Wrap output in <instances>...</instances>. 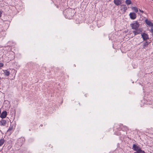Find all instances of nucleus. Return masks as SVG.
I'll list each match as a JSON object with an SVG mask.
<instances>
[{
  "instance_id": "obj_1",
  "label": "nucleus",
  "mask_w": 153,
  "mask_h": 153,
  "mask_svg": "<svg viewBox=\"0 0 153 153\" xmlns=\"http://www.w3.org/2000/svg\"><path fill=\"white\" fill-rule=\"evenodd\" d=\"M130 25L132 29L135 30L137 29L140 26L139 23L137 21H135V23L131 24Z\"/></svg>"
},
{
  "instance_id": "obj_2",
  "label": "nucleus",
  "mask_w": 153,
  "mask_h": 153,
  "mask_svg": "<svg viewBox=\"0 0 153 153\" xmlns=\"http://www.w3.org/2000/svg\"><path fill=\"white\" fill-rule=\"evenodd\" d=\"M141 36L143 41L147 40L149 39V35L147 33L144 32L141 33Z\"/></svg>"
},
{
  "instance_id": "obj_3",
  "label": "nucleus",
  "mask_w": 153,
  "mask_h": 153,
  "mask_svg": "<svg viewBox=\"0 0 153 153\" xmlns=\"http://www.w3.org/2000/svg\"><path fill=\"white\" fill-rule=\"evenodd\" d=\"M135 30L133 31V32L134 34V36H136L137 34H141L142 32L143 29L142 28H138L135 29Z\"/></svg>"
},
{
  "instance_id": "obj_4",
  "label": "nucleus",
  "mask_w": 153,
  "mask_h": 153,
  "mask_svg": "<svg viewBox=\"0 0 153 153\" xmlns=\"http://www.w3.org/2000/svg\"><path fill=\"white\" fill-rule=\"evenodd\" d=\"M132 149L134 151H136V152H140L142 150L141 149L139 146H138L136 144H134L133 145Z\"/></svg>"
},
{
  "instance_id": "obj_5",
  "label": "nucleus",
  "mask_w": 153,
  "mask_h": 153,
  "mask_svg": "<svg viewBox=\"0 0 153 153\" xmlns=\"http://www.w3.org/2000/svg\"><path fill=\"white\" fill-rule=\"evenodd\" d=\"M144 42L143 43L142 49H145L146 48H147L149 44L151 43V42L147 41H143Z\"/></svg>"
},
{
  "instance_id": "obj_6",
  "label": "nucleus",
  "mask_w": 153,
  "mask_h": 153,
  "mask_svg": "<svg viewBox=\"0 0 153 153\" xmlns=\"http://www.w3.org/2000/svg\"><path fill=\"white\" fill-rule=\"evenodd\" d=\"M130 18L132 20L135 19L137 16L136 14L134 12H131L129 14Z\"/></svg>"
},
{
  "instance_id": "obj_7",
  "label": "nucleus",
  "mask_w": 153,
  "mask_h": 153,
  "mask_svg": "<svg viewBox=\"0 0 153 153\" xmlns=\"http://www.w3.org/2000/svg\"><path fill=\"white\" fill-rule=\"evenodd\" d=\"M7 115V112L6 111H4L1 114L0 116L2 119L5 118L6 117Z\"/></svg>"
},
{
  "instance_id": "obj_8",
  "label": "nucleus",
  "mask_w": 153,
  "mask_h": 153,
  "mask_svg": "<svg viewBox=\"0 0 153 153\" xmlns=\"http://www.w3.org/2000/svg\"><path fill=\"white\" fill-rule=\"evenodd\" d=\"M121 6L122 7V8L121 9V10H122L123 9V13H124L127 10V7H126V5L125 4L121 5Z\"/></svg>"
},
{
  "instance_id": "obj_9",
  "label": "nucleus",
  "mask_w": 153,
  "mask_h": 153,
  "mask_svg": "<svg viewBox=\"0 0 153 153\" xmlns=\"http://www.w3.org/2000/svg\"><path fill=\"white\" fill-rule=\"evenodd\" d=\"M27 151L26 148H22L19 150V153H25Z\"/></svg>"
},
{
  "instance_id": "obj_10",
  "label": "nucleus",
  "mask_w": 153,
  "mask_h": 153,
  "mask_svg": "<svg viewBox=\"0 0 153 153\" xmlns=\"http://www.w3.org/2000/svg\"><path fill=\"white\" fill-rule=\"evenodd\" d=\"M6 123V121L5 120L2 119L0 121V125L1 126H5Z\"/></svg>"
},
{
  "instance_id": "obj_11",
  "label": "nucleus",
  "mask_w": 153,
  "mask_h": 153,
  "mask_svg": "<svg viewBox=\"0 0 153 153\" xmlns=\"http://www.w3.org/2000/svg\"><path fill=\"white\" fill-rule=\"evenodd\" d=\"M145 22L146 24L148 25L149 26L152 23V22L150 20H149L148 19H146Z\"/></svg>"
},
{
  "instance_id": "obj_12",
  "label": "nucleus",
  "mask_w": 153,
  "mask_h": 153,
  "mask_svg": "<svg viewBox=\"0 0 153 153\" xmlns=\"http://www.w3.org/2000/svg\"><path fill=\"white\" fill-rule=\"evenodd\" d=\"M4 75L6 76H8L10 74V72L9 71H8L7 70H5L4 71Z\"/></svg>"
},
{
  "instance_id": "obj_13",
  "label": "nucleus",
  "mask_w": 153,
  "mask_h": 153,
  "mask_svg": "<svg viewBox=\"0 0 153 153\" xmlns=\"http://www.w3.org/2000/svg\"><path fill=\"white\" fill-rule=\"evenodd\" d=\"M131 8L136 13H137L138 11V8L136 7H131Z\"/></svg>"
},
{
  "instance_id": "obj_14",
  "label": "nucleus",
  "mask_w": 153,
  "mask_h": 153,
  "mask_svg": "<svg viewBox=\"0 0 153 153\" xmlns=\"http://www.w3.org/2000/svg\"><path fill=\"white\" fill-rule=\"evenodd\" d=\"M125 3L128 5L132 4V2L131 0H126L125 1Z\"/></svg>"
},
{
  "instance_id": "obj_15",
  "label": "nucleus",
  "mask_w": 153,
  "mask_h": 153,
  "mask_svg": "<svg viewBox=\"0 0 153 153\" xmlns=\"http://www.w3.org/2000/svg\"><path fill=\"white\" fill-rule=\"evenodd\" d=\"M5 142V140L4 139L0 140V146H2Z\"/></svg>"
},
{
  "instance_id": "obj_16",
  "label": "nucleus",
  "mask_w": 153,
  "mask_h": 153,
  "mask_svg": "<svg viewBox=\"0 0 153 153\" xmlns=\"http://www.w3.org/2000/svg\"><path fill=\"white\" fill-rule=\"evenodd\" d=\"M114 4L117 6H119V0H114Z\"/></svg>"
},
{
  "instance_id": "obj_17",
  "label": "nucleus",
  "mask_w": 153,
  "mask_h": 153,
  "mask_svg": "<svg viewBox=\"0 0 153 153\" xmlns=\"http://www.w3.org/2000/svg\"><path fill=\"white\" fill-rule=\"evenodd\" d=\"M67 11L66 10V9H65L63 11V14L65 16L66 18H67V14H66Z\"/></svg>"
},
{
  "instance_id": "obj_18",
  "label": "nucleus",
  "mask_w": 153,
  "mask_h": 153,
  "mask_svg": "<svg viewBox=\"0 0 153 153\" xmlns=\"http://www.w3.org/2000/svg\"><path fill=\"white\" fill-rule=\"evenodd\" d=\"M13 128V127L12 126L11 127H10L8 129L7 132H9Z\"/></svg>"
},
{
  "instance_id": "obj_19",
  "label": "nucleus",
  "mask_w": 153,
  "mask_h": 153,
  "mask_svg": "<svg viewBox=\"0 0 153 153\" xmlns=\"http://www.w3.org/2000/svg\"><path fill=\"white\" fill-rule=\"evenodd\" d=\"M4 65L3 63L1 62L0 63V68L1 67H2Z\"/></svg>"
},
{
  "instance_id": "obj_20",
  "label": "nucleus",
  "mask_w": 153,
  "mask_h": 153,
  "mask_svg": "<svg viewBox=\"0 0 153 153\" xmlns=\"http://www.w3.org/2000/svg\"><path fill=\"white\" fill-rule=\"evenodd\" d=\"M119 6L120 5H121L122 4V1L121 0H119Z\"/></svg>"
},
{
  "instance_id": "obj_21",
  "label": "nucleus",
  "mask_w": 153,
  "mask_h": 153,
  "mask_svg": "<svg viewBox=\"0 0 153 153\" xmlns=\"http://www.w3.org/2000/svg\"><path fill=\"white\" fill-rule=\"evenodd\" d=\"M149 26L151 27L152 29H153V23L152 22Z\"/></svg>"
},
{
  "instance_id": "obj_22",
  "label": "nucleus",
  "mask_w": 153,
  "mask_h": 153,
  "mask_svg": "<svg viewBox=\"0 0 153 153\" xmlns=\"http://www.w3.org/2000/svg\"><path fill=\"white\" fill-rule=\"evenodd\" d=\"M150 32L152 33V35H153V29L151 28L150 29Z\"/></svg>"
},
{
  "instance_id": "obj_23",
  "label": "nucleus",
  "mask_w": 153,
  "mask_h": 153,
  "mask_svg": "<svg viewBox=\"0 0 153 153\" xmlns=\"http://www.w3.org/2000/svg\"><path fill=\"white\" fill-rule=\"evenodd\" d=\"M139 11L141 13H144V11L143 10H141L140 9H139Z\"/></svg>"
},
{
  "instance_id": "obj_24",
  "label": "nucleus",
  "mask_w": 153,
  "mask_h": 153,
  "mask_svg": "<svg viewBox=\"0 0 153 153\" xmlns=\"http://www.w3.org/2000/svg\"><path fill=\"white\" fill-rule=\"evenodd\" d=\"M140 152H141V153H146L144 151L142 150L140 151Z\"/></svg>"
},
{
  "instance_id": "obj_25",
  "label": "nucleus",
  "mask_w": 153,
  "mask_h": 153,
  "mask_svg": "<svg viewBox=\"0 0 153 153\" xmlns=\"http://www.w3.org/2000/svg\"><path fill=\"white\" fill-rule=\"evenodd\" d=\"M2 14V12L0 10V18L1 17Z\"/></svg>"
},
{
  "instance_id": "obj_26",
  "label": "nucleus",
  "mask_w": 153,
  "mask_h": 153,
  "mask_svg": "<svg viewBox=\"0 0 153 153\" xmlns=\"http://www.w3.org/2000/svg\"><path fill=\"white\" fill-rule=\"evenodd\" d=\"M134 153H141V152H134Z\"/></svg>"
},
{
  "instance_id": "obj_27",
  "label": "nucleus",
  "mask_w": 153,
  "mask_h": 153,
  "mask_svg": "<svg viewBox=\"0 0 153 153\" xmlns=\"http://www.w3.org/2000/svg\"><path fill=\"white\" fill-rule=\"evenodd\" d=\"M40 126H43V125H42V124H41V125H40Z\"/></svg>"
},
{
  "instance_id": "obj_28",
  "label": "nucleus",
  "mask_w": 153,
  "mask_h": 153,
  "mask_svg": "<svg viewBox=\"0 0 153 153\" xmlns=\"http://www.w3.org/2000/svg\"><path fill=\"white\" fill-rule=\"evenodd\" d=\"M1 114V110H0V114Z\"/></svg>"
},
{
  "instance_id": "obj_29",
  "label": "nucleus",
  "mask_w": 153,
  "mask_h": 153,
  "mask_svg": "<svg viewBox=\"0 0 153 153\" xmlns=\"http://www.w3.org/2000/svg\"><path fill=\"white\" fill-rule=\"evenodd\" d=\"M72 19V18H68V19Z\"/></svg>"
},
{
  "instance_id": "obj_30",
  "label": "nucleus",
  "mask_w": 153,
  "mask_h": 153,
  "mask_svg": "<svg viewBox=\"0 0 153 153\" xmlns=\"http://www.w3.org/2000/svg\"><path fill=\"white\" fill-rule=\"evenodd\" d=\"M149 153H152V152H150Z\"/></svg>"
},
{
  "instance_id": "obj_31",
  "label": "nucleus",
  "mask_w": 153,
  "mask_h": 153,
  "mask_svg": "<svg viewBox=\"0 0 153 153\" xmlns=\"http://www.w3.org/2000/svg\"><path fill=\"white\" fill-rule=\"evenodd\" d=\"M1 131V130H0V131Z\"/></svg>"
}]
</instances>
